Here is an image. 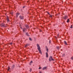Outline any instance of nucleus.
<instances>
[{"mask_svg":"<svg viewBox=\"0 0 73 73\" xmlns=\"http://www.w3.org/2000/svg\"><path fill=\"white\" fill-rule=\"evenodd\" d=\"M37 49L39 53H40V54H42V53L41 52V48H40V46L39 44H37Z\"/></svg>","mask_w":73,"mask_h":73,"instance_id":"1","label":"nucleus"},{"mask_svg":"<svg viewBox=\"0 0 73 73\" xmlns=\"http://www.w3.org/2000/svg\"><path fill=\"white\" fill-rule=\"evenodd\" d=\"M0 25L1 27H5V24H4L3 23H1Z\"/></svg>","mask_w":73,"mask_h":73,"instance_id":"2","label":"nucleus"},{"mask_svg":"<svg viewBox=\"0 0 73 73\" xmlns=\"http://www.w3.org/2000/svg\"><path fill=\"white\" fill-rule=\"evenodd\" d=\"M52 60V61H54V60L52 58V56H50L49 58V61H51Z\"/></svg>","mask_w":73,"mask_h":73,"instance_id":"3","label":"nucleus"},{"mask_svg":"<svg viewBox=\"0 0 73 73\" xmlns=\"http://www.w3.org/2000/svg\"><path fill=\"white\" fill-rule=\"evenodd\" d=\"M47 68H48V67H47V66H45V67L43 68L42 69L43 70H46V69H47Z\"/></svg>","mask_w":73,"mask_h":73,"instance_id":"4","label":"nucleus"},{"mask_svg":"<svg viewBox=\"0 0 73 73\" xmlns=\"http://www.w3.org/2000/svg\"><path fill=\"white\" fill-rule=\"evenodd\" d=\"M19 17L21 20H23L24 19V17L21 16H20Z\"/></svg>","mask_w":73,"mask_h":73,"instance_id":"5","label":"nucleus"},{"mask_svg":"<svg viewBox=\"0 0 73 73\" xmlns=\"http://www.w3.org/2000/svg\"><path fill=\"white\" fill-rule=\"evenodd\" d=\"M68 16H65L63 17V19H64L65 20H66V19L68 18Z\"/></svg>","mask_w":73,"mask_h":73,"instance_id":"6","label":"nucleus"},{"mask_svg":"<svg viewBox=\"0 0 73 73\" xmlns=\"http://www.w3.org/2000/svg\"><path fill=\"white\" fill-rule=\"evenodd\" d=\"M7 22H9V18H8V17H7Z\"/></svg>","mask_w":73,"mask_h":73,"instance_id":"7","label":"nucleus"},{"mask_svg":"<svg viewBox=\"0 0 73 73\" xmlns=\"http://www.w3.org/2000/svg\"><path fill=\"white\" fill-rule=\"evenodd\" d=\"M20 15V13H17V14L16 15V17H18V15Z\"/></svg>","mask_w":73,"mask_h":73,"instance_id":"8","label":"nucleus"},{"mask_svg":"<svg viewBox=\"0 0 73 73\" xmlns=\"http://www.w3.org/2000/svg\"><path fill=\"white\" fill-rule=\"evenodd\" d=\"M29 44H26L25 46V47H27L28 46H29Z\"/></svg>","mask_w":73,"mask_h":73,"instance_id":"9","label":"nucleus"},{"mask_svg":"<svg viewBox=\"0 0 73 73\" xmlns=\"http://www.w3.org/2000/svg\"><path fill=\"white\" fill-rule=\"evenodd\" d=\"M25 27H26L27 28H29V26H28L27 25H25Z\"/></svg>","mask_w":73,"mask_h":73,"instance_id":"10","label":"nucleus"},{"mask_svg":"<svg viewBox=\"0 0 73 73\" xmlns=\"http://www.w3.org/2000/svg\"><path fill=\"white\" fill-rule=\"evenodd\" d=\"M46 57H48V54L46 52Z\"/></svg>","mask_w":73,"mask_h":73,"instance_id":"11","label":"nucleus"},{"mask_svg":"<svg viewBox=\"0 0 73 73\" xmlns=\"http://www.w3.org/2000/svg\"><path fill=\"white\" fill-rule=\"evenodd\" d=\"M33 63V61H31L30 62L29 64L30 65H32V64Z\"/></svg>","mask_w":73,"mask_h":73,"instance_id":"12","label":"nucleus"},{"mask_svg":"<svg viewBox=\"0 0 73 73\" xmlns=\"http://www.w3.org/2000/svg\"><path fill=\"white\" fill-rule=\"evenodd\" d=\"M25 31H26V29H25V28H23V32H24Z\"/></svg>","mask_w":73,"mask_h":73,"instance_id":"13","label":"nucleus"},{"mask_svg":"<svg viewBox=\"0 0 73 73\" xmlns=\"http://www.w3.org/2000/svg\"><path fill=\"white\" fill-rule=\"evenodd\" d=\"M10 70V67H8V68L7 69V70L8 71H9V70Z\"/></svg>","mask_w":73,"mask_h":73,"instance_id":"14","label":"nucleus"},{"mask_svg":"<svg viewBox=\"0 0 73 73\" xmlns=\"http://www.w3.org/2000/svg\"><path fill=\"white\" fill-rule=\"evenodd\" d=\"M64 42L65 45H67V43H66V41H64Z\"/></svg>","mask_w":73,"mask_h":73,"instance_id":"15","label":"nucleus"},{"mask_svg":"<svg viewBox=\"0 0 73 73\" xmlns=\"http://www.w3.org/2000/svg\"><path fill=\"white\" fill-rule=\"evenodd\" d=\"M26 35L27 36H29V34H28V33H26Z\"/></svg>","mask_w":73,"mask_h":73,"instance_id":"16","label":"nucleus"},{"mask_svg":"<svg viewBox=\"0 0 73 73\" xmlns=\"http://www.w3.org/2000/svg\"><path fill=\"white\" fill-rule=\"evenodd\" d=\"M15 67V65H13L12 67H11V68L12 69H13L14 68V67Z\"/></svg>","mask_w":73,"mask_h":73,"instance_id":"17","label":"nucleus"},{"mask_svg":"<svg viewBox=\"0 0 73 73\" xmlns=\"http://www.w3.org/2000/svg\"><path fill=\"white\" fill-rule=\"evenodd\" d=\"M69 19H67V23H69Z\"/></svg>","mask_w":73,"mask_h":73,"instance_id":"18","label":"nucleus"},{"mask_svg":"<svg viewBox=\"0 0 73 73\" xmlns=\"http://www.w3.org/2000/svg\"><path fill=\"white\" fill-rule=\"evenodd\" d=\"M57 49H59L60 48H59V46H57Z\"/></svg>","mask_w":73,"mask_h":73,"instance_id":"19","label":"nucleus"},{"mask_svg":"<svg viewBox=\"0 0 73 73\" xmlns=\"http://www.w3.org/2000/svg\"><path fill=\"white\" fill-rule=\"evenodd\" d=\"M46 51L47 52H49V50H48V48L46 49Z\"/></svg>","mask_w":73,"mask_h":73,"instance_id":"20","label":"nucleus"},{"mask_svg":"<svg viewBox=\"0 0 73 73\" xmlns=\"http://www.w3.org/2000/svg\"><path fill=\"white\" fill-rule=\"evenodd\" d=\"M29 39L30 40V41H32V39L31 38H29Z\"/></svg>","mask_w":73,"mask_h":73,"instance_id":"21","label":"nucleus"},{"mask_svg":"<svg viewBox=\"0 0 73 73\" xmlns=\"http://www.w3.org/2000/svg\"><path fill=\"white\" fill-rule=\"evenodd\" d=\"M70 28H73V27H72V25H71V27H70Z\"/></svg>","mask_w":73,"mask_h":73,"instance_id":"22","label":"nucleus"},{"mask_svg":"<svg viewBox=\"0 0 73 73\" xmlns=\"http://www.w3.org/2000/svg\"><path fill=\"white\" fill-rule=\"evenodd\" d=\"M32 69H31L30 70V72H32Z\"/></svg>","mask_w":73,"mask_h":73,"instance_id":"23","label":"nucleus"},{"mask_svg":"<svg viewBox=\"0 0 73 73\" xmlns=\"http://www.w3.org/2000/svg\"><path fill=\"white\" fill-rule=\"evenodd\" d=\"M11 14V15H12V14H13V12H11L10 13Z\"/></svg>","mask_w":73,"mask_h":73,"instance_id":"24","label":"nucleus"},{"mask_svg":"<svg viewBox=\"0 0 73 73\" xmlns=\"http://www.w3.org/2000/svg\"><path fill=\"white\" fill-rule=\"evenodd\" d=\"M50 17H52V15H50Z\"/></svg>","mask_w":73,"mask_h":73,"instance_id":"25","label":"nucleus"},{"mask_svg":"<svg viewBox=\"0 0 73 73\" xmlns=\"http://www.w3.org/2000/svg\"><path fill=\"white\" fill-rule=\"evenodd\" d=\"M41 69V68L40 67L38 68L39 69Z\"/></svg>","mask_w":73,"mask_h":73,"instance_id":"26","label":"nucleus"},{"mask_svg":"<svg viewBox=\"0 0 73 73\" xmlns=\"http://www.w3.org/2000/svg\"><path fill=\"white\" fill-rule=\"evenodd\" d=\"M65 56V54H62V56L63 57H64V56Z\"/></svg>","mask_w":73,"mask_h":73,"instance_id":"27","label":"nucleus"},{"mask_svg":"<svg viewBox=\"0 0 73 73\" xmlns=\"http://www.w3.org/2000/svg\"><path fill=\"white\" fill-rule=\"evenodd\" d=\"M10 45H12V42L10 43Z\"/></svg>","mask_w":73,"mask_h":73,"instance_id":"28","label":"nucleus"},{"mask_svg":"<svg viewBox=\"0 0 73 73\" xmlns=\"http://www.w3.org/2000/svg\"><path fill=\"white\" fill-rule=\"evenodd\" d=\"M71 60H73V57H72L71 58Z\"/></svg>","mask_w":73,"mask_h":73,"instance_id":"29","label":"nucleus"},{"mask_svg":"<svg viewBox=\"0 0 73 73\" xmlns=\"http://www.w3.org/2000/svg\"><path fill=\"white\" fill-rule=\"evenodd\" d=\"M25 6H23V8H25Z\"/></svg>","mask_w":73,"mask_h":73,"instance_id":"30","label":"nucleus"},{"mask_svg":"<svg viewBox=\"0 0 73 73\" xmlns=\"http://www.w3.org/2000/svg\"><path fill=\"white\" fill-rule=\"evenodd\" d=\"M48 14V15H50V14H49V13H47Z\"/></svg>","mask_w":73,"mask_h":73,"instance_id":"31","label":"nucleus"},{"mask_svg":"<svg viewBox=\"0 0 73 73\" xmlns=\"http://www.w3.org/2000/svg\"><path fill=\"white\" fill-rule=\"evenodd\" d=\"M49 42L50 44V41H49Z\"/></svg>","mask_w":73,"mask_h":73,"instance_id":"32","label":"nucleus"},{"mask_svg":"<svg viewBox=\"0 0 73 73\" xmlns=\"http://www.w3.org/2000/svg\"><path fill=\"white\" fill-rule=\"evenodd\" d=\"M40 32H42V30H40Z\"/></svg>","mask_w":73,"mask_h":73,"instance_id":"33","label":"nucleus"},{"mask_svg":"<svg viewBox=\"0 0 73 73\" xmlns=\"http://www.w3.org/2000/svg\"><path fill=\"white\" fill-rule=\"evenodd\" d=\"M39 73H42V72H40Z\"/></svg>","mask_w":73,"mask_h":73,"instance_id":"34","label":"nucleus"},{"mask_svg":"<svg viewBox=\"0 0 73 73\" xmlns=\"http://www.w3.org/2000/svg\"><path fill=\"white\" fill-rule=\"evenodd\" d=\"M21 29H23V28H22L21 27Z\"/></svg>","mask_w":73,"mask_h":73,"instance_id":"35","label":"nucleus"}]
</instances>
